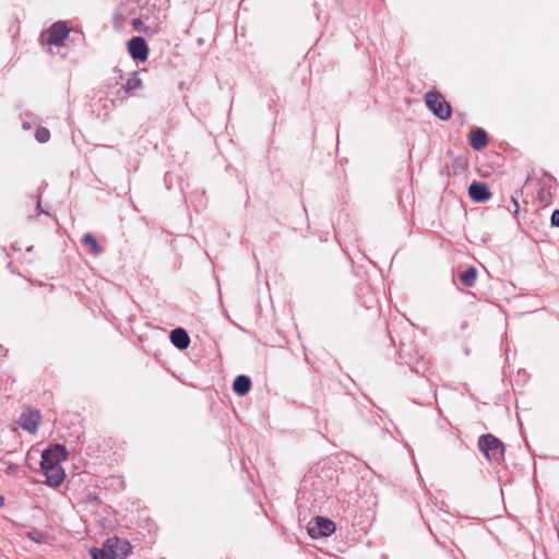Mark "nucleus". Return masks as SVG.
Segmentation results:
<instances>
[{
    "label": "nucleus",
    "instance_id": "1",
    "mask_svg": "<svg viewBox=\"0 0 559 559\" xmlns=\"http://www.w3.org/2000/svg\"><path fill=\"white\" fill-rule=\"evenodd\" d=\"M478 447L484 455L491 462H500L503 459L504 445L492 435H484L478 440Z\"/></svg>",
    "mask_w": 559,
    "mask_h": 559
},
{
    "label": "nucleus",
    "instance_id": "2",
    "mask_svg": "<svg viewBox=\"0 0 559 559\" xmlns=\"http://www.w3.org/2000/svg\"><path fill=\"white\" fill-rule=\"evenodd\" d=\"M427 107L441 120L451 117L452 108L444 97L438 92H428L425 95Z\"/></svg>",
    "mask_w": 559,
    "mask_h": 559
},
{
    "label": "nucleus",
    "instance_id": "3",
    "mask_svg": "<svg viewBox=\"0 0 559 559\" xmlns=\"http://www.w3.org/2000/svg\"><path fill=\"white\" fill-rule=\"evenodd\" d=\"M69 33L70 28L66 22H56L41 34V40L50 46H60Z\"/></svg>",
    "mask_w": 559,
    "mask_h": 559
},
{
    "label": "nucleus",
    "instance_id": "4",
    "mask_svg": "<svg viewBox=\"0 0 559 559\" xmlns=\"http://www.w3.org/2000/svg\"><path fill=\"white\" fill-rule=\"evenodd\" d=\"M67 451L63 445L53 444L43 451L40 467H48L52 465H60L62 461L67 460Z\"/></svg>",
    "mask_w": 559,
    "mask_h": 559
},
{
    "label": "nucleus",
    "instance_id": "5",
    "mask_svg": "<svg viewBox=\"0 0 559 559\" xmlns=\"http://www.w3.org/2000/svg\"><path fill=\"white\" fill-rule=\"evenodd\" d=\"M128 52L136 61H145L148 57V46L143 37L135 36L128 41Z\"/></svg>",
    "mask_w": 559,
    "mask_h": 559
},
{
    "label": "nucleus",
    "instance_id": "6",
    "mask_svg": "<svg viewBox=\"0 0 559 559\" xmlns=\"http://www.w3.org/2000/svg\"><path fill=\"white\" fill-rule=\"evenodd\" d=\"M40 419L41 415L38 409L27 408L21 414L19 424L24 430L35 433L38 429Z\"/></svg>",
    "mask_w": 559,
    "mask_h": 559
},
{
    "label": "nucleus",
    "instance_id": "7",
    "mask_svg": "<svg viewBox=\"0 0 559 559\" xmlns=\"http://www.w3.org/2000/svg\"><path fill=\"white\" fill-rule=\"evenodd\" d=\"M335 532V524L328 519L318 516L313 525L309 527V535L312 538L328 537Z\"/></svg>",
    "mask_w": 559,
    "mask_h": 559
},
{
    "label": "nucleus",
    "instance_id": "8",
    "mask_svg": "<svg viewBox=\"0 0 559 559\" xmlns=\"http://www.w3.org/2000/svg\"><path fill=\"white\" fill-rule=\"evenodd\" d=\"M112 544L114 545H122V548L124 547L126 548V544H124V540L123 539H120V538H117V537H114V538H108L103 548L102 549H97V548H92L90 550L93 559H115L114 555L111 554V550L110 548L112 547Z\"/></svg>",
    "mask_w": 559,
    "mask_h": 559
},
{
    "label": "nucleus",
    "instance_id": "9",
    "mask_svg": "<svg viewBox=\"0 0 559 559\" xmlns=\"http://www.w3.org/2000/svg\"><path fill=\"white\" fill-rule=\"evenodd\" d=\"M46 477V484L52 487H58L64 479V471L61 465H52L41 468Z\"/></svg>",
    "mask_w": 559,
    "mask_h": 559
},
{
    "label": "nucleus",
    "instance_id": "10",
    "mask_svg": "<svg viewBox=\"0 0 559 559\" xmlns=\"http://www.w3.org/2000/svg\"><path fill=\"white\" fill-rule=\"evenodd\" d=\"M468 194L476 202H486L491 197L487 185L484 182H473L468 188Z\"/></svg>",
    "mask_w": 559,
    "mask_h": 559
},
{
    "label": "nucleus",
    "instance_id": "11",
    "mask_svg": "<svg viewBox=\"0 0 559 559\" xmlns=\"http://www.w3.org/2000/svg\"><path fill=\"white\" fill-rule=\"evenodd\" d=\"M170 341L178 349H186L190 344V337L188 333L181 328L171 331Z\"/></svg>",
    "mask_w": 559,
    "mask_h": 559
},
{
    "label": "nucleus",
    "instance_id": "12",
    "mask_svg": "<svg viewBox=\"0 0 559 559\" xmlns=\"http://www.w3.org/2000/svg\"><path fill=\"white\" fill-rule=\"evenodd\" d=\"M487 133L483 129H477L471 133L469 144L476 150L480 151L487 145Z\"/></svg>",
    "mask_w": 559,
    "mask_h": 559
},
{
    "label": "nucleus",
    "instance_id": "13",
    "mask_svg": "<svg viewBox=\"0 0 559 559\" xmlns=\"http://www.w3.org/2000/svg\"><path fill=\"white\" fill-rule=\"evenodd\" d=\"M233 389L235 393L239 395L247 394L251 389L250 378L247 376H238L233 383Z\"/></svg>",
    "mask_w": 559,
    "mask_h": 559
},
{
    "label": "nucleus",
    "instance_id": "14",
    "mask_svg": "<svg viewBox=\"0 0 559 559\" xmlns=\"http://www.w3.org/2000/svg\"><path fill=\"white\" fill-rule=\"evenodd\" d=\"M477 278V270L475 266H469L463 273L460 274V281L466 287L474 286Z\"/></svg>",
    "mask_w": 559,
    "mask_h": 559
},
{
    "label": "nucleus",
    "instance_id": "15",
    "mask_svg": "<svg viewBox=\"0 0 559 559\" xmlns=\"http://www.w3.org/2000/svg\"><path fill=\"white\" fill-rule=\"evenodd\" d=\"M82 243L88 248L90 252L94 255H98L102 252V248L97 242V239L92 234H85L82 238Z\"/></svg>",
    "mask_w": 559,
    "mask_h": 559
},
{
    "label": "nucleus",
    "instance_id": "16",
    "mask_svg": "<svg viewBox=\"0 0 559 559\" xmlns=\"http://www.w3.org/2000/svg\"><path fill=\"white\" fill-rule=\"evenodd\" d=\"M124 544H126V548L123 547V549H122V545H120V544L114 545L112 544V547L110 548V550H111V554L114 555L115 559H124L129 555L130 549H131L130 544L127 540H124Z\"/></svg>",
    "mask_w": 559,
    "mask_h": 559
},
{
    "label": "nucleus",
    "instance_id": "17",
    "mask_svg": "<svg viewBox=\"0 0 559 559\" xmlns=\"http://www.w3.org/2000/svg\"><path fill=\"white\" fill-rule=\"evenodd\" d=\"M123 87H124L126 92H128V93L142 87V81L138 76L136 72H133L132 76L127 80Z\"/></svg>",
    "mask_w": 559,
    "mask_h": 559
},
{
    "label": "nucleus",
    "instance_id": "18",
    "mask_svg": "<svg viewBox=\"0 0 559 559\" xmlns=\"http://www.w3.org/2000/svg\"><path fill=\"white\" fill-rule=\"evenodd\" d=\"M35 138L39 143H46L50 139V132L47 128H37L35 131Z\"/></svg>",
    "mask_w": 559,
    "mask_h": 559
},
{
    "label": "nucleus",
    "instance_id": "19",
    "mask_svg": "<svg viewBox=\"0 0 559 559\" xmlns=\"http://www.w3.org/2000/svg\"><path fill=\"white\" fill-rule=\"evenodd\" d=\"M27 537L37 544L43 543L45 539L44 535L38 531L27 532Z\"/></svg>",
    "mask_w": 559,
    "mask_h": 559
},
{
    "label": "nucleus",
    "instance_id": "20",
    "mask_svg": "<svg viewBox=\"0 0 559 559\" xmlns=\"http://www.w3.org/2000/svg\"><path fill=\"white\" fill-rule=\"evenodd\" d=\"M132 27H133L134 31H138V32L145 31L144 29V24L141 21V19H133L132 20Z\"/></svg>",
    "mask_w": 559,
    "mask_h": 559
},
{
    "label": "nucleus",
    "instance_id": "21",
    "mask_svg": "<svg viewBox=\"0 0 559 559\" xmlns=\"http://www.w3.org/2000/svg\"><path fill=\"white\" fill-rule=\"evenodd\" d=\"M551 224L556 227H559V210L552 212Z\"/></svg>",
    "mask_w": 559,
    "mask_h": 559
},
{
    "label": "nucleus",
    "instance_id": "22",
    "mask_svg": "<svg viewBox=\"0 0 559 559\" xmlns=\"http://www.w3.org/2000/svg\"><path fill=\"white\" fill-rule=\"evenodd\" d=\"M512 203L514 205V213H518L519 211V203L515 198H512Z\"/></svg>",
    "mask_w": 559,
    "mask_h": 559
},
{
    "label": "nucleus",
    "instance_id": "23",
    "mask_svg": "<svg viewBox=\"0 0 559 559\" xmlns=\"http://www.w3.org/2000/svg\"><path fill=\"white\" fill-rule=\"evenodd\" d=\"M4 504V498L0 496V508Z\"/></svg>",
    "mask_w": 559,
    "mask_h": 559
}]
</instances>
